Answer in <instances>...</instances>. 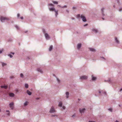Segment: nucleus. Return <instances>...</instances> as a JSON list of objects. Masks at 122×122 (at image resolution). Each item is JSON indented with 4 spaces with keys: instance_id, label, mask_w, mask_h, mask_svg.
Instances as JSON below:
<instances>
[{
    "instance_id": "obj_1",
    "label": "nucleus",
    "mask_w": 122,
    "mask_h": 122,
    "mask_svg": "<svg viewBox=\"0 0 122 122\" xmlns=\"http://www.w3.org/2000/svg\"><path fill=\"white\" fill-rule=\"evenodd\" d=\"M77 18L78 19H81L84 22H86L87 21L86 17L83 15L78 14L76 15Z\"/></svg>"
},
{
    "instance_id": "obj_2",
    "label": "nucleus",
    "mask_w": 122,
    "mask_h": 122,
    "mask_svg": "<svg viewBox=\"0 0 122 122\" xmlns=\"http://www.w3.org/2000/svg\"><path fill=\"white\" fill-rule=\"evenodd\" d=\"M48 6L49 10L50 11H54L55 12L56 10L54 7V5L52 4H48Z\"/></svg>"
},
{
    "instance_id": "obj_3",
    "label": "nucleus",
    "mask_w": 122,
    "mask_h": 122,
    "mask_svg": "<svg viewBox=\"0 0 122 122\" xmlns=\"http://www.w3.org/2000/svg\"><path fill=\"white\" fill-rule=\"evenodd\" d=\"M42 31L43 33L44 34L46 39V40H49L50 38V36L46 32L45 30V29H42Z\"/></svg>"
},
{
    "instance_id": "obj_4",
    "label": "nucleus",
    "mask_w": 122,
    "mask_h": 122,
    "mask_svg": "<svg viewBox=\"0 0 122 122\" xmlns=\"http://www.w3.org/2000/svg\"><path fill=\"white\" fill-rule=\"evenodd\" d=\"M0 20L2 22H4L6 21L10 20L9 18L8 17L1 16L0 17Z\"/></svg>"
},
{
    "instance_id": "obj_5",
    "label": "nucleus",
    "mask_w": 122,
    "mask_h": 122,
    "mask_svg": "<svg viewBox=\"0 0 122 122\" xmlns=\"http://www.w3.org/2000/svg\"><path fill=\"white\" fill-rule=\"evenodd\" d=\"M92 32L95 34H97L98 32V30L95 27H93L91 29Z\"/></svg>"
},
{
    "instance_id": "obj_6",
    "label": "nucleus",
    "mask_w": 122,
    "mask_h": 122,
    "mask_svg": "<svg viewBox=\"0 0 122 122\" xmlns=\"http://www.w3.org/2000/svg\"><path fill=\"white\" fill-rule=\"evenodd\" d=\"M114 41L115 43L117 45H118L120 43L119 39L117 37H115Z\"/></svg>"
},
{
    "instance_id": "obj_7",
    "label": "nucleus",
    "mask_w": 122,
    "mask_h": 122,
    "mask_svg": "<svg viewBox=\"0 0 122 122\" xmlns=\"http://www.w3.org/2000/svg\"><path fill=\"white\" fill-rule=\"evenodd\" d=\"M88 77L86 75H83L81 76L80 78V79L81 80H86L88 78Z\"/></svg>"
},
{
    "instance_id": "obj_8",
    "label": "nucleus",
    "mask_w": 122,
    "mask_h": 122,
    "mask_svg": "<svg viewBox=\"0 0 122 122\" xmlns=\"http://www.w3.org/2000/svg\"><path fill=\"white\" fill-rule=\"evenodd\" d=\"M50 113H53L56 112V111L54 107L52 106L51 108L49 111Z\"/></svg>"
},
{
    "instance_id": "obj_9",
    "label": "nucleus",
    "mask_w": 122,
    "mask_h": 122,
    "mask_svg": "<svg viewBox=\"0 0 122 122\" xmlns=\"http://www.w3.org/2000/svg\"><path fill=\"white\" fill-rule=\"evenodd\" d=\"M14 103L13 102H11L9 104L11 110H13L14 108Z\"/></svg>"
},
{
    "instance_id": "obj_10",
    "label": "nucleus",
    "mask_w": 122,
    "mask_h": 122,
    "mask_svg": "<svg viewBox=\"0 0 122 122\" xmlns=\"http://www.w3.org/2000/svg\"><path fill=\"white\" fill-rule=\"evenodd\" d=\"M79 110L80 112L82 114L85 112V109L84 108L82 109L80 108L79 109Z\"/></svg>"
},
{
    "instance_id": "obj_11",
    "label": "nucleus",
    "mask_w": 122,
    "mask_h": 122,
    "mask_svg": "<svg viewBox=\"0 0 122 122\" xmlns=\"http://www.w3.org/2000/svg\"><path fill=\"white\" fill-rule=\"evenodd\" d=\"M105 10V8H102L101 9V11L102 12V16H105V14H104V10Z\"/></svg>"
},
{
    "instance_id": "obj_12",
    "label": "nucleus",
    "mask_w": 122,
    "mask_h": 122,
    "mask_svg": "<svg viewBox=\"0 0 122 122\" xmlns=\"http://www.w3.org/2000/svg\"><path fill=\"white\" fill-rule=\"evenodd\" d=\"M81 46V43L78 44L77 46V48L78 50L80 49Z\"/></svg>"
},
{
    "instance_id": "obj_13",
    "label": "nucleus",
    "mask_w": 122,
    "mask_h": 122,
    "mask_svg": "<svg viewBox=\"0 0 122 122\" xmlns=\"http://www.w3.org/2000/svg\"><path fill=\"white\" fill-rule=\"evenodd\" d=\"M37 71L41 73H43V71L40 68H38L37 69Z\"/></svg>"
},
{
    "instance_id": "obj_14",
    "label": "nucleus",
    "mask_w": 122,
    "mask_h": 122,
    "mask_svg": "<svg viewBox=\"0 0 122 122\" xmlns=\"http://www.w3.org/2000/svg\"><path fill=\"white\" fill-rule=\"evenodd\" d=\"M66 97L67 99H68L69 97V93L68 92H66L65 93Z\"/></svg>"
},
{
    "instance_id": "obj_15",
    "label": "nucleus",
    "mask_w": 122,
    "mask_h": 122,
    "mask_svg": "<svg viewBox=\"0 0 122 122\" xmlns=\"http://www.w3.org/2000/svg\"><path fill=\"white\" fill-rule=\"evenodd\" d=\"M96 77L94 76L93 75L92 76V80L93 81H95L96 80Z\"/></svg>"
},
{
    "instance_id": "obj_16",
    "label": "nucleus",
    "mask_w": 122,
    "mask_h": 122,
    "mask_svg": "<svg viewBox=\"0 0 122 122\" xmlns=\"http://www.w3.org/2000/svg\"><path fill=\"white\" fill-rule=\"evenodd\" d=\"M89 49L90 51L92 52H95L96 51L95 49L93 48H89Z\"/></svg>"
},
{
    "instance_id": "obj_17",
    "label": "nucleus",
    "mask_w": 122,
    "mask_h": 122,
    "mask_svg": "<svg viewBox=\"0 0 122 122\" xmlns=\"http://www.w3.org/2000/svg\"><path fill=\"white\" fill-rule=\"evenodd\" d=\"M1 63L2 65V67H3L7 65V64L6 63L2 62H1Z\"/></svg>"
},
{
    "instance_id": "obj_18",
    "label": "nucleus",
    "mask_w": 122,
    "mask_h": 122,
    "mask_svg": "<svg viewBox=\"0 0 122 122\" xmlns=\"http://www.w3.org/2000/svg\"><path fill=\"white\" fill-rule=\"evenodd\" d=\"M55 12V15L56 17H57V15H58V10H56Z\"/></svg>"
},
{
    "instance_id": "obj_19",
    "label": "nucleus",
    "mask_w": 122,
    "mask_h": 122,
    "mask_svg": "<svg viewBox=\"0 0 122 122\" xmlns=\"http://www.w3.org/2000/svg\"><path fill=\"white\" fill-rule=\"evenodd\" d=\"M28 103L29 102L27 101H26L24 104V106H27L28 104Z\"/></svg>"
},
{
    "instance_id": "obj_20",
    "label": "nucleus",
    "mask_w": 122,
    "mask_h": 122,
    "mask_svg": "<svg viewBox=\"0 0 122 122\" xmlns=\"http://www.w3.org/2000/svg\"><path fill=\"white\" fill-rule=\"evenodd\" d=\"M1 87L2 88H4L6 89L7 88V86H1Z\"/></svg>"
},
{
    "instance_id": "obj_21",
    "label": "nucleus",
    "mask_w": 122,
    "mask_h": 122,
    "mask_svg": "<svg viewBox=\"0 0 122 122\" xmlns=\"http://www.w3.org/2000/svg\"><path fill=\"white\" fill-rule=\"evenodd\" d=\"M27 93L29 95H30L31 94V93L29 90H27L26 91Z\"/></svg>"
},
{
    "instance_id": "obj_22",
    "label": "nucleus",
    "mask_w": 122,
    "mask_h": 122,
    "mask_svg": "<svg viewBox=\"0 0 122 122\" xmlns=\"http://www.w3.org/2000/svg\"><path fill=\"white\" fill-rule=\"evenodd\" d=\"M9 96L10 97H13L14 96V94L13 93H10L9 94Z\"/></svg>"
},
{
    "instance_id": "obj_23",
    "label": "nucleus",
    "mask_w": 122,
    "mask_h": 122,
    "mask_svg": "<svg viewBox=\"0 0 122 122\" xmlns=\"http://www.w3.org/2000/svg\"><path fill=\"white\" fill-rule=\"evenodd\" d=\"M100 58L102 59V60L103 61H105L106 60V59L103 57H101Z\"/></svg>"
},
{
    "instance_id": "obj_24",
    "label": "nucleus",
    "mask_w": 122,
    "mask_h": 122,
    "mask_svg": "<svg viewBox=\"0 0 122 122\" xmlns=\"http://www.w3.org/2000/svg\"><path fill=\"white\" fill-rule=\"evenodd\" d=\"M53 46L52 45H51L50 46V47L49 48V51H51V50L52 49Z\"/></svg>"
},
{
    "instance_id": "obj_25",
    "label": "nucleus",
    "mask_w": 122,
    "mask_h": 122,
    "mask_svg": "<svg viewBox=\"0 0 122 122\" xmlns=\"http://www.w3.org/2000/svg\"><path fill=\"white\" fill-rule=\"evenodd\" d=\"M62 103L61 102H59L58 104V106L59 107H62Z\"/></svg>"
},
{
    "instance_id": "obj_26",
    "label": "nucleus",
    "mask_w": 122,
    "mask_h": 122,
    "mask_svg": "<svg viewBox=\"0 0 122 122\" xmlns=\"http://www.w3.org/2000/svg\"><path fill=\"white\" fill-rule=\"evenodd\" d=\"M56 77V79L58 83H59L60 82V80L57 77Z\"/></svg>"
},
{
    "instance_id": "obj_27",
    "label": "nucleus",
    "mask_w": 122,
    "mask_h": 122,
    "mask_svg": "<svg viewBox=\"0 0 122 122\" xmlns=\"http://www.w3.org/2000/svg\"><path fill=\"white\" fill-rule=\"evenodd\" d=\"M15 27L16 28V29L17 30H19V27L17 25H15Z\"/></svg>"
},
{
    "instance_id": "obj_28",
    "label": "nucleus",
    "mask_w": 122,
    "mask_h": 122,
    "mask_svg": "<svg viewBox=\"0 0 122 122\" xmlns=\"http://www.w3.org/2000/svg\"><path fill=\"white\" fill-rule=\"evenodd\" d=\"M6 112H7L6 114L8 116L10 115V112L8 110H6Z\"/></svg>"
},
{
    "instance_id": "obj_29",
    "label": "nucleus",
    "mask_w": 122,
    "mask_h": 122,
    "mask_svg": "<svg viewBox=\"0 0 122 122\" xmlns=\"http://www.w3.org/2000/svg\"><path fill=\"white\" fill-rule=\"evenodd\" d=\"M102 93H103L105 95H107V93L105 91H102Z\"/></svg>"
},
{
    "instance_id": "obj_30",
    "label": "nucleus",
    "mask_w": 122,
    "mask_h": 122,
    "mask_svg": "<svg viewBox=\"0 0 122 122\" xmlns=\"http://www.w3.org/2000/svg\"><path fill=\"white\" fill-rule=\"evenodd\" d=\"M52 2L54 4H58V2L56 1H52Z\"/></svg>"
},
{
    "instance_id": "obj_31",
    "label": "nucleus",
    "mask_w": 122,
    "mask_h": 122,
    "mask_svg": "<svg viewBox=\"0 0 122 122\" xmlns=\"http://www.w3.org/2000/svg\"><path fill=\"white\" fill-rule=\"evenodd\" d=\"M25 86L26 88H27L28 87V84L26 83L25 84Z\"/></svg>"
},
{
    "instance_id": "obj_32",
    "label": "nucleus",
    "mask_w": 122,
    "mask_h": 122,
    "mask_svg": "<svg viewBox=\"0 0 122 122\" xmlns=\"http://www.w3.org/2000/svg\"><path fill=\"white\" fill-rule=\"evenodd\" d=\"M108 110L111 112H112V108L108 109Z\"/></svg>"
},
{
    "instance_id": "obj_33",
    "label": "nucleus",
    "mask_w": 122,
    "mask_h": 122,
    "mask_svg": "<svg viewBox=\"0 0 122 122\" xmlns=\"http://www.w3.org/2000/svg\"><path fill=\"white\" fill-rule=\"evenodd\" d=\"M118 10L120 12L122 11V7H120L118 9Z\"/></svg>"
},
{
    "instance_id": "obj_34",
    "label": "nucleus",
    "mask_w": 122,
    "mask_h": 122,
    "mask_svg": "<svg viewBox=\"0 0 122 122\" xmlns=\"http://www.w3.org/2000/svg\"><path fill=\"white\" fill-rule=\"evenodd\" d=\"M8 56L10 57L11 58H12L13 57V56L11 54H8Z\"/></svg>"
},
{
    "instance_id": "obj_35",
    "label": "nucleus",
    "mask_w": 122,
    "mask_h": 122,
    "mask_svg": "<svg viewBox=\"0 0 122 122\" xmlns=\"http://www.w3.org/2000/svg\"><path fill=\"white\" fill-rule=\"evenodd\" d=\"M20 77L21 78H23L24 77V75L22 73H21L20 75Z\"/></svg>"
},
{
    "instance_id": "obj_36",
    "label": "nucleus",
    "mask_w": 122,
    "mask_h": 122,
    "mask_svg": "<svg viewBox=\"0 0 122 122\" xmlns=\"http://www.w3.org/2000/svg\"><path fill=\"white\" fill-rule=\"evenodd\" d=\"M20 16V14L19 13H18L17 14V16L18 18H19V17Z\"/></svg>"
},
{
    "instance_id": "obj_37",
    "label": "nucleus",
    "mask_w": 122,
    "mask_h": 122,
    "mask_svg": "<svg viewBox=\"0 0 122 122\" xmlns=\"http://www.w3.org/2000/svg\"><path fill=\"white\" fill-rule=\"evenodd\" d=\"M67 7V6L66 5H65L63 6H62V8H66Z\"/></svg>"
},
{
    "instance_id": "obj_38",
    "label": "nucleus",
    "mask_w": 122,
    "mask_h": 122,
    "mask_svg": "<svg viewBox=\"0 0 122 122\" xmlns=\"http://www.w3.org/2000/svg\"><path fill=\"white\" fill-rule=\"evenodd\" d=\"M62 107V109H64V110L65 109V108H66V107L64 106H63Z\"/></svg>"
},
{
    "instance_id": "obj_39",
    "label": "nucleus",
    "mask_w": 122,
    "mask_h": 122,
    "mask_svg": "<svg viewBox=\"0 0 122 122\" xmlns=\"http://www.w3.org/2000/svg\"><path fill=\"white\" fill-rule=\"evenodd\" d=\"M51 116L52 117H55V116H56V117H57V116L56 115H52Z\"/></svg>"
},
{
    "instance_id": "obj_40",
    "label": "nucleus",
    "mask_w": 122,
    "mask_h": 122,
    "mask_svg": "<svg viewBox=\"0 0 122 122\" xmlns=\"http://www.w3.org/2000/svg\"><path fill=\"white\" fill-rule=\"evenodd\" d=\"M98 92L100 94H101L102 93V91H101L100 90H99Z\"/></svg>"
},
{
    "instance_id": "obj_41",
    "label": "nucleus",
    "mask_w": 122,
    "mask_h": 122,
    "mask_svg": "<svg viewBox=\"0 0 122 122\" xmlns=\"http://www.w3.org/2000/svg\"><path fill=\"white\" fill-rule=\"evenodd\" d=\"M88 24H85L83 26H87L88 25Z\"/></svg>"
},
{
    "instance_id": "obj_42",
    "label": "nucleus",
    "mask_w": 122,
    "mask_h": 122,
    "mask_svg": "<svg viewBox=\"0 0 122 122\" xmlns=\"http://www.w3.org/2000/svg\"><path fill=\"white\" fill-rule=\"evenodd\" d=\"M20 18L21 20H23V16H21Z\"/></svg>"
},
{
    "instance_id": "obj_43",
    "label": "nucleus",
    "mask_w": 122,
    "mask_h": 122,
    "mask_svg": "<svg viewBox=\"0 0 122 122\" xmlns=\"http://www.w3.org/2000/svg\"><path fill=\"white\" fill-rule=\"evenodd\" d=\"M116 0L117 1V3H119V0Z\"/></svg>"
},
{
    "instance_id": "obj_44",
    "label": "nucleus",
    "mask_w": 122,
    "mask_h": 122,
    "mask_svg": "<svg viewBox=\"0 0 122 122\" xmlns=\"http://www.w3.org/2000/svg\"><path fill=\"white\" fill-rule=\"evenodd\" d=\"M57 6L58 7H59L62 8V6H61L60 5H58Z\"/></svg>"
},
{
    "instance_id": "obj_45",
    "label": "nucleus",
    "mask_w": 122,
    "mask_h": 122,
    "mask_svg": "<svg viewBox=\"0 0 122 122\" xmlns=\"http://www.w3.org/2000/svg\"><path fill=\"white\" fill-rule=\"evenodd\" d=\"M88 122H96L94 121H90Z\"/></svg>"
},
{
    "instance_id": "obj_46",
    "label": "nucleus",
    "mask_w": 122,
    "mask_h": 122,
    "mask_svg": "<svg viewBox=\"0 0 122 122\" xmlns=\"http://www.w3.org/2000/svg\"><path fill=\"white\" fill-rule=\"evenodd\" d=\"M75 116V115L74 114L72 116V117H74Z\"/></svg>"
},
{
    "instance_id": "obj_47",
    "label": "nucleus",
    "mask_w": 122,
    "mask_h": 122,
    "mask_svg": "<svg viewBox=\"0 0 122 122\" xmlns=\"http://www.w3.org/2000/svg\"><path fill=\"white\" fill-rule=\"evenodd\" d=\"M66 12L68 13H69V11L68 10H66Z\"/></svg>"
},
{
    "instance_id": "obj_48",
    "label": "nucleus",
    "mask_w": 122,
    "mask_h": 122,
    "mask_svg": "<svg viewBox=\"0 0 122 122\" xmlns=\"http://www.w3.org/2000/svg\"><path fill=\"white\" fill-rule=\"evenodd\" d=\"M2 50H0V54L2 53Z\"/></svg>"
},
{
    "instance_id": "obj_49",
    "label": "nucleus",
    "mask_w": 122,
    "mask_h": 122,
    "mask_svg": "<svg viewBox=\"0 0 122 122\" xmlns=\"http://www.w3.org/2000/svg\"><path fill=\"white\" fill-rule=\"evenodd\" d=\"M72 9H76V7L75 6L73 7H72Z\"/></svg>"
},
{
    "instance_id": "obj_50",
    "label": "nucleus",
    "mask_w": 122,
    "mask_h": 122,
    "mask_svg": "<svg viewBox=\"0 0 122 122\" xmlns=\"http://www.w3.org/2000/svg\"><path fill=\"white\" fill-rule=\"evenodd\" d=\"M108 81H111V80L110 79H109L108 80H107Z\"/></svg>"
},
{
    "instance_id": "obj_51",
    "label": "nucleus",
    "mask_w": 122,
    "mask_h": 122,
    "mask_svg": "<svg viewBox=\"0 0 122 122\" xmlns=\"http://www.w3.org/2000/svg\"><path fill=\"white\" fill-rule=\"evenodd\" d=\"M11 53V54H12L13 55H14V53H13V52Z\"/></svg>"
},
{
    "instance_id": "obj_52",
    "label": "nucleus",
    "mask_w": 122,
    "mask_h": 122,
    "mask_svg": "<svg viewBox=\"0 0 122 122\" xmlns=\"http://www.w3.org/2000/svg\"><path fill=\"white\" fill-rule=\"evenodd\" d=\"M28 32V31L27 30H26L24 32L25 33H27V32Z\"/></svg>"
},
{
    "instance_id": "obj_53",
    "label": "nucleus",
    "mask_w": 122,
    "mask_h": 122,
    "mask_svg": "<svg viewBox=\"0 0 122 122\" xmlns=\"http://www.w3.org/2000/svg\"><path fill=\"white\" fill-rule=\"evenodd\" d=\"M72 20H74L75 19V18H72Z\"/></svg>"
},
{
    "instance_id": "obj_54",
    "label": "nucleus",
    "mask_w": 122,
    "mask_h": 122,
    "mask_svg": "<svg viewBox=\"0 0 122 122\" xmlns=\"http://www.w3.org/2000/svg\"><path fill=\"white\" fill-rule=\"evenodd\" d=\"M115 122H119L117 120H116Z\"/></svg>"
},
{
    "instance_id": "obj_55",
    "label": "nucleus",
    "mask_w": 122,
    "mask_h": 122,
    "mask_svg": "<svg viewBox=\"0 0 122 122\" xmlns=\"http://www.w3.org/2000/svg\"><path fill=\"white\" fill-rule=\"evenodd\" d=\"M102 19L103 20H104V18H103L102 17Z\"/></svg>"
},
{
    "instance_id": "obj_56",
    "label": "nucleus",
    "mask_w": 122,
    "mask_h": 122,
    "mask_svg": "<svg viewBox=\"0 0 122 122\" xmlns=\"http://www.w3.org/2000/svg\"><path fill=\"white\" fill-rule=\"evenodd\" d=\"M122 91V89H121L120 90V91Z\"/></svg>"
},
{
    "instance_id": "obj_57",
    "label": "nucleus",
    "mask_w": 122,
    "mask_h": 122,
    "mask_svg": "<svg viewBox=\"0 0 122 122\" xmlns=\"http://www.w3.org/2000/svg\"><path fill=\"white\" fill-rule=\"evenodd\" d=\"M1 112V109H0V112Z\"/></svg>"
},
{
    "instance_id": "obj_58",
    "label": "nucleus",
    "mask_w": 122,
    "mask_h": 122,
    "mask_svg": "<svg viewBox=\"0 0 122 122\" xmlns=\"http://www.w3.org/2000/svg\"><path fill=\"white\" fill-rule=\"evenodd\" d=\"M119 107H120V106H121V105H119Z\"/></svg>"
},
{
    "instance_id": "obj_59",
    "label": "nucleus",
    "mask_w": 122,
    "mask_h": 122,
    "mask_svg": "<svg viewBox=\"0 0 122 122\" xmlns=\"http://www.w3.org/2000/svg\"><path fill=\"white\" fill-rule=\"evenodd\" d=\"M39 99V98H36V99Z\"/></svg>"
},
{
    "instance_id": "obj_60",
    "label": "nucleus",
    "mask_w": 122,
    "mask_h": 122,
    "mask_svg": "<svg viewBox=\"0 0 122 122\" xmlns=\"http://www.w3.org/2000/svg\"><path fill=\"white\" fill-rule=\"evenodd\" d=\"M113 7L114 8H115V5H114L113 6Z\"/></svg>"
},
{
    "instance_id": "obj_61",
    "label": "nucleus",
    "mask_w": 122,
    "mask_h": 122,
    "mask_svg": "<svg viewBox=\"0 0 122 122\" xmlns=\"http://www.w3.org/2000/svg\"><path fill=\"white\" fill-rule=\"evenodd\" d=\"M53 76H55V75H54H54H53Z\"/></svg>"
}]
</instances>
